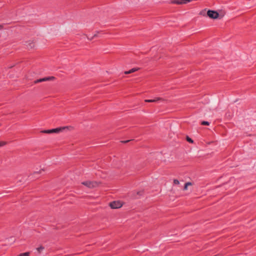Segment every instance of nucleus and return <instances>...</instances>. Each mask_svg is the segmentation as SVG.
<instances>
[{
	"mask_svg": "<svg viewBox=\"0 0 256 256\" xmlns=\"http://www.w3.org/2000/svg\"><path fill=\"white\" fill-rule=\"evenodd\" d=\"M71 126H62V127H59L56 128H52L50 130H42L40 132L44 134H51L54 133H60L63 131H64L66 130H68L70 128H71Z\"/></svg>",
	"mask_w": 256,
	"mask_h": 256,
	"instance_id": "obj_1",
	"label": "nucleus"
},
{
	"mask_svg": "<svg viewBox=\"0 0 256 256\" xmlns=\"http://www.w3.org/2000/svg\"><path fill=\"white\" fill-rule=\"evenodd\" d=\"M206 16L212 19H218L219 18V13L214 10H208L206 12Z\"/></svg>",
	"mask_w": 256,
	"mask_h": 256,
	"instance_id": "obj_2",
	"label": "nucleus"
},
{
	"mask_svg": "<svg viewBox=\"0 0 256 256\" xmlns=\"http://www.w3.org/2000/svg\"><path fill=\"white\" fill-rule=\"evenodd\" d=\"M82 184L88 188H94L98 186V183L95 181H86Z\"/></svg>",
	"mask_w": 256,
	"mask_h": 256,
	"instance_id": "obj_3",
	"label": "nucleus"
},
{
	"mask_svg": "<svg viewBox=\"0 0 256 256\" xmlns=\"http://www.w3.org/2000/svg\"><path fill=\"white\" fill-rule=\"evenodd\" d=\"M110 206L112 209L118 208L122 206V203L119 201H114L109 204Z\"/></svg>",
	"mask_w": 256,
	"mask_h": 256,
	"instance_id": "obj_4",
	"label": "nucleus"
},
{
	"mask_svg": "<svg viewBox=\"0 0 256 256\" xmlns=\"http://www.w3.org/2000/svg\"><path fill=\"white\" fill-rule=\"evenodd\" d=\"M55 78H56L53 76L45 77V78H40V79L36 80H34V82L35 84H37L38 82H45V81H47V80H54Z\"/></svg>",
	"mask_w": 256,
	"mask_h": 256,
	"instance_id": "obj_5",
	"label": "nucleus"
},
{
	"mask_svg": "<svg viewBox=\"0 0 256 256\" xmlns=\"http://www.w3.org/2000/svg\"><path fill=\"white\" fill-rule=\"evenodd\" d=\"M25 45L28 50H31L34 47V43L32 41L26 42Z\"/></svg>",
	"mask_w": 256,
	"mask_h": 256,
	"instance_id": "obj_6",
	"label": "nucleus"
},
{
	"mask_svg": "<svg viewBox=\"0 0 256 256\" xmlns=\"http://www.w3.org/2000/svg\"><path fill=\"white\" fill-rule=\"evenodd\" d=\"M162 100V98H156L154 99L146 100L144 101L146 102H156L158 101Z\"/></svg>",
	"mask_w": 256,
	"mask_h": 256,
	"instance_id": "obj_7",
	"label": "nucleus"
},
{
	"mask_svg": "<svg viewBox=\"0 0 256 256\" xmlns=\"http://www.w3.org/2000/svg\"><path fill=\"white\" fill-rule=\"evenodd\" d=\"M138 70H139V68H132L130 69V70H129L128 71L124 72V73L126 74H132V72H134Z\"/></svg>",
	"mask_w": 256,
	"mask_h": 256,
	"instance_id": "obj_8",
	"label": "nucleus"
},
{
	"mask_svg": "<svg viewBox=\"0 0 256 256\" xmlns=\"http://www.w3.org/2000/svg\"><path fill=\"white\" fill-rule=\"evenodd\" d=\"M184 138H186V141L188 142L189 143L192 144L194 142V140L191 138L190 137H189L188 136H184Z\"/></svg>",
	"mask_w": 256,
	"mask_h": 256,
	"instance_id": "obj_9",
	"label": "nucleus"
},
{
	"mask_svg": "<svg viewBox=\"0 0 256 256\" xmlns=\"http://www.w3.org/2000/svg\"><path fill=\"white\" fill-rule=\"evenodd\" d=\"M100 33L99 32H96V33L95 34L92 38H90L88 36H87V38L88 40H92L93 38H96V37H98V34Z\"/></svg>",
	"mask_w": 256,
	"mask_h": 256,
	"instance_id": "obj_10",
	"label": "nucleus"
},
{
	"mask_svg": "<svg viewBox=\"0 0 256 256\" xmlns=\"http://www.w3.org/2000/svg\"><path fill=\"white\" fill-rule=\"evenodd\" d=\"M30 252H26L24 253H21L20 254H18V256H30Z\"/></svg>",
	"mask_w": 256,
	"mask_h": 256,
	"instance_id": "obj_11",
	"label": "nucleus"
},
{
	"mask_svg": "<svg viewBox=\"0 0 256 256\" xmlns=\"http://www.w3.org/2000/svg\"><path fill=\"white\" fill-rule=\"evenodd\" d=\"M44 249V246H40V247H38L36 248L38 253H40L42 252V251Z\"/></svg>",
	"mask_w": 256,
	"mask_h": 256,
	"instance_id": "obj_12",
	"label": "nucleus"
},
{
	"mask_svg": "<svg viewBox=\"0 0 256 256\" xmlns=\"http://www.w3.org/2000/svg\"><path fill=\"white\" fill-rule=\"evenodd\" d=\"M171 3L176 4H180L181 2H180V0H174L171 2Z\"/></svg>",
	"mask_w": 256,
	"mask_h": 256,
	"instance_id": "obj_13",
	"label": "nucleus"
},
{
	"mask_svg": "<svg viewBox=\"0 0 256 256\" xmlns=\"http://www.w3.org/2000/svg\"><path fill=\"white\" fill-rule=\"evenodd\" d=\"M206 10H202L200 12V14L203 16H206Z\"/></svg>",
	"mask_w": 256,
	"mask_h": 256,
	"instance_id": "obj_14",
	"label": "nucleus"
},
{
	"mask_svg": "<svg viewBox=\"0 0 256 256\" xmlns=\"http://www.w3.org/2000/svg\"><path fill=\"white\" fill-rule=\"evenodd\" d=\"M201 124L202 126H208L210 124V122L208 121H202L201 122Z\"/></svg>",
	"mask_w": 256,
	"mask_h": 256,
	"instance_id": "obj_15",
	"label": "nucleus"
},
{
	"mask_svg": "<svg viewBox=\"0 0 256 256\" xmlns=\"http://www.w3.org/2000/svg\"><path fill=\"white\" fill-rule=\"evenodd\" d=\"M132 140H121L120 142H121V143L126 144V143H127V142H130V141H132Z\"/></svg>",
	"mask_w": 256,
	"mask_h": 256,
	"instance_id": "obj_16",
	"label": "nucleus"
},
{
	"mask_svg": "<svg viewBox=\"0 0 256 256\" xmlns=\"http://www.w3.org/2000/svg\"><path fill=\"white\" fill-rule=\"evenodd\" d=\"M174 184H180V182H179L178 180L176 179H174Z\"/></svg>",
	"mask_w": 256,
	"mask_h": 256,
	"instance_id": "obj_17",
	"label": "nucleus"
},
{
	"mask_svg": "<svg viewBox=\"0 0 256 256\" xmlns=\"http://www.w3.org/2000/svg\"><path fill=\"white\" fill-rule=\"evenodd\" d=\"M180 2H181L180 4H186L188 3L187 2L184 0H180Z\"/></svg>",
	"mask_w": 256,
	"mask_h": 256,
	"instance_id": "obj_18",
	"label": "nucleus"
},
{
	"mask_svg": "<svg viewBox=\"0 0 256 256\" xmlns=\"http://www.w3.org/2000/svg\"><path fill=\"white\" fill-rule=\"evenodd\" d=\"M185 184H186V186H192V183L190 182H186Z\"/></svg>",
	"mask_w": 256,
	"mask_h": 256,
	"instance_id": "obj_19",
	"label": "nucleus"
},
{
	"mask_svg": "<svg viewBox=\"0 0 256 256\" xmlns=\"http://www.w3.org/2000/svg\"><path fill=\"white\" fill-rule=\"evenodd\" d=\"M8 142L4 141H0V144H8Z\"/></svg>",
	"mask_w": 256,
	"mask_h": 256,
	"instance_id": "obj_20",
	"label": "nucleus"
},
{
	"mask_svg": "<svg viewBox=\"0 0 256 256\" xmlns=\"http://www.w3.org/2000/svg\"><path fill=\"white\" fill-rule=\"evenodd\" d=\"M188 188V186H186V184H184V190H186Z\"/></svg>",
	"mask_w": 256,
	"mask_h": 256,
	"instance_id": "obj_21",
	"label": "nucleus"
},
{
	"mask_svg": "<svg viewBox=\"0 0 256 256\" xmlns=\"http://www.w3.org/2000/svg\"><path fill=\"white\" fill-rule=\"evenodd\" d=\"M212 142H208L206 143V144H212Z\"/></svg>",
	"mask_w": 256,
	"mask_h": 256,
	"instance_id": "obj_22",
	"label": "nucleus"
},
{
	"mask_svg": "<svg viewBox=\"0 0 256 256\" xmlns=\"http://www.w3.org/2000/svg\"><path fill=\"white\" fill-rule=\"evenodd\" d=\"M3 28L2 25H0V30H1Z\"/></svg>",
	"mask_w": 256,
	"mask_h": 256,
	"instance_id": "obj_23",
	"label": "nucleus"
},
{
	"mask_svg": "<svg viewBox=\"0 0 256 256\" xmlns=\"http://www.w3.org/2000/svg\"><path fill=\"white\" fill-rule=\"evenodd\" d=\"M39 173H40V172H34V174H39Z\"/></svg>",
	"mask_w": 256,
	"mask_h": 256,
	"instance_id": "obj_24",
	"label": "nucleus"
},
{
	"mask_svg": "<svg viewBox=\"0 0 256 256\" xmlns=\"http://www.w3.org/2000/svg\"><path fill=\"white\" fill-rule=\"evenodd\" d=\"M2 145H0V146H2Z\"/></svg>",
	"mask_w": 256,
	"mask_h": 256,
	"instance_id": "obj_25",
	"label": "nucleus"
}]
</instances>
